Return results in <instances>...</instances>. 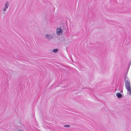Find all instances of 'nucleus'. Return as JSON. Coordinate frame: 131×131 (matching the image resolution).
I'll use <instances>...</instances> for the list:
<instances>
[{"mask_svg":"<svg viewBox=\"0 0 131 131\" xmlns=\"http://www.w3.org/2000/svg\"><path fill=\"white\" fill-rule=\"evenodd\" d=\"M65 30H67L65 26H59L56 28V34L58 35H60L62 34L63 31Z\"/></svg>","mask_w":131,"mask_h":131,"instance_id":"f257e3e1","label":"nucleus"},{"mask_svg":"<svg viewBox=\"0 0 131 131\" xmlns=\"http://www.w3.org/2000/svg\"><path fill=\"white\" fill-rule=\"evenodd\" d=\"M125 86L128 91L131 90V88L130 86V82L129 81L126 80L125 82Z\"/></svg>","mask_w":131,"mask_h":131,"instance_id":"f03ea898","label":"nucleus"},{"mask_svg":"<svg viewBox=\"0 0 131 131\" xmlns=\"http://www.w3.org/2000/svg\"><path fill=\"white\" fill-rule=\"evenodd\" d=\"M53 37V35L50 34H47L45 36V38L48 40H50L52 39Z\"/></svg>","mask_w":131,"mask_h":131,"instance_id":"7ed1b4c3","label":"nucleus"},{"mask_svg":"<svg viewBox=\"0 0 131 131\" xmlns=\"http://www.w3.org/2000/svg\"><path fill=\"white\" fill-rule=\"evenodd\" d=\"M116 95L119 98H120L122 97V94L119 92H117L116 93Z\"/></svg>","mask_w":131,"mask_h":131,"instance_id":"20e7f679","label":"nucleus"},{"mask_svg":"<svg viewBox=\"0 0 131 131\" xmlns=\"http://www.w3.org/2000/svg\"><path fill=\"white\" fill-rule=\"evenodd\" d=\"M9 6V3L8 2H6V3L5 7H6L8 8Z\"/></svg>","mask_w":131,"mask_h":131,"instance_id":"39448f33","label":"nucleus"},{"mask_svg":"<svg viewBox=\"0 0 131 131\" xmlns=\"http://www.w3.org/2000/svg\"><path fill=\"white\" fill-rule=\"evenodd\" d=\"M58 49H53V51L54 52H57V51H58Z\"/></svg>","mask_w":131,"mask_h":131,"instance_id":"423d86ee","label":"nucleus"},{"mask_svg":"<svg viewBox=\"0 0 131 131\" xmlns=\"http://www.w3.org/2000/svg\"><path fill=\"white\" fill-rule=\"evenodd\" d=\"M7 8H7V7L6 8V7H5L4 6V7L3 8V11H6V9H7Z\"/></svg>","mask_w":131,"mask_h":131,"instance_id":"0eeeda50","label":"nucleus"},{"mask_svg":"<svg viewBox=\"0 0 131 131\" xmlns=\"http://www.w3.org/2000/svg\"><path fill=\"white\" fill-rule=\"evenodd\" d=\"M70 126L68 125H64V127H66L68 128Z\"/></svg>","mask_w":131,"mask_h":131,"instance_id":"6e6552de","label":"nucleus"},{"mask_svg":"<svg viewBox=\"0 0 131 131\" xmlns=\"http://www.w3.org/2000/svg\"><path fill=\"white\" fill-rule=\"evenodd\" d=\"M127 77L126 76H125V80H127Z\"/></svg>","mask_w":131,"mask_h":131,"instance_id":"1a4fd4ad","label":"nucleus"},{"mask_svg":"<svg viewBox=\"0 0 131 131\" xmlns=\"http://www.w3.org/2000/svg\"><path fill=\"white\" fill-rule=\"evenodd\" d=\"M18 131H24L23 130H22L21 129H19L18 130Z\"/></svg>","mask_w":131,"mask_h":131,"instance_id":"9d476101","label":"nucleus"},{"mask_svg":"<svg viewBox=\"0 0 131 131\" xmlns=\"http://www.w3.org/2000/svg\"><path fill=\"white\" fill-rule=\"evenodd\" d=\"M129 91L130 92V94H131V90H130Z\"/></svg>","mask_w":131,"mask_h":131,"instance_id":"9b49d317","label":"nucleus"}]
</instances>
